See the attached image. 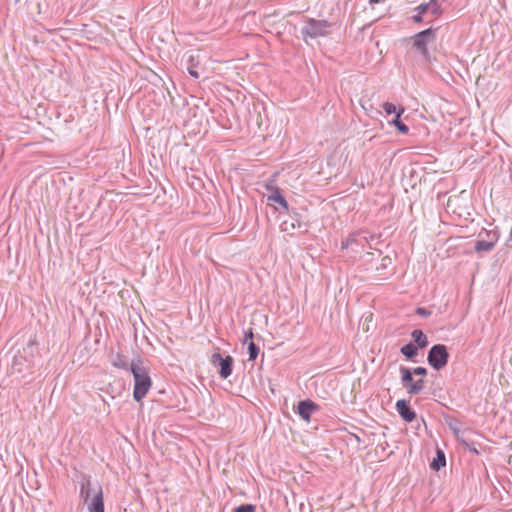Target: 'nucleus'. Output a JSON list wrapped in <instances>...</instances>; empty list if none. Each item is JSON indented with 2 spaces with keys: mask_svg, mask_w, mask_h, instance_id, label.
<instances>
[{
  "mask_svg": "<svg viewBox=\"0 0 512 512\" xmlns=\"http://www.w3.org/2000/svg\"><path fill=\"white\" fill-rule=\"evenodd\" d=\"M292 221H291V227L293 229L295 228H301L303 226L302 221L300 220V215L297 212H293V215H291Z\"/></svg>",
  "mask_w": 512,
  "mask_h": 512,
  "instance_id": "nucleus-27",
  "label": "nucleus"
},
{
  "mask_svg": "<svg viewBox=\"0 0 512 512\" xmlns=\"http://www.w3.org/2000/svg\"><path fill=\"white\" fill-rule=\"evenodd\" d=\"M210 363L218 368V374L222 379H227L233 372L234 359L230 355L223 357L219 352L211 355Z\"/></svg>",
  "mask_w": 512,
  "mask_h": 512,
  "instance_id": "nucleus-7",
  "label": "nucleus"
},
{
  "mask_svg": "<svg viewBox=\"0 0 512 512\" xmlns=\"http://www.w3.org/2000/svg\"><path fill=\"white\" fill-rule=\"evenodd\" d=\"M509 239L512 241V226H511V230H510Z\"/></svg>",
  "mask_w": 512,
  "mask_h": 512,
  "instance_id": "nucleus-33",
  "label": "nucleus"
},
{
  "mask_svg": "<svg viewBox=\"0 0 512 512\" xmlns=\"http://www.w3.org/2000/svg\"><path fill=\"white\" fill-rule=\"evenodd\" d=\"M392 264V259L389 256H385L381 259V263L379 266L376 267V270L379 272H383L386 270L389 266ZM381 275H384V273H380Z\"/></svg>",
  "mask_w": 512,
  "mask_h": 512,
  "instance_id": "nucleus-24",
  "label": "nucleus"
},
{
  "mask_svg": "<svg viewBox=\"0 0 512 512\" xmlns=\"http://www.w3.org/2000/svg\"><path fill=\"white\" fill-rule=\"evenodd\" d=\"M80 497L88 504L89 512H104L103 489L99 482L92 483L91 477H84L80 487Z\"/></svg>",
  "mask_w": 512,
  "mask_h": 512,
  "instance_id": "nucleus-2",
  "label": "nucleus"
},
{
  "mask_svg": "<svg viewBox=\"0 0 512 512\" xmlns=\"http://www.w3.org/2000/svg\"><path fill=\"white\" fill-rule=\"evenodd\" d=\"M422 15L423 14H420V12H417L416 15H413L412 16V20L415 22V23H420L422 22Z\"/></svg>",
  "mask_w": 512,
  "mask_h": 512,
  "instance_id": "nucleus-31",
  "label": "nucleus"
},
{
  "mask_svg": "<svg viewBox=\"0 0 512 512\" xmlns=\"http://www.w3.org/2000/svg\"><path fill=\"white\" fill-rule=\"evenodd\" d=\"M253 338H254V333H253V329L250 328L248 331L245 332L244 334V339H243V343H249L250 341H253Z\"/></svg>",
  "mask_w": 512,
  "mask_h": 512,
  "instance_id": "nucleus-28",
  "label": "nucleus"
},
{
  "mask_svg": "<svg viewBox=\"0 0 512 512\" xmlns=\"http://www.w3.org/2000/svg\"><path fill=\"white\" fill-rule=\"evenodd\" d=\"M234 512H256L254 504H242L234 509Z\"/></svg>",
  "mask_w": 512,
  "mask_h": 512,
  "instance_id": "nucleus-25",
  "label": "nucleus"
},
{
  "mask_svg": "<svg viewBox=\"0 0 512 512\" xmlns=\"http://www.w3.org/2000/svg\"><path fill=\"white\" fill-rule=\"evenodd\" d=\"M109 357H110V362L114 367H116L118 369L130 371V363L125 356H123L120 353L112 352Z\"/></svg>",
  "mask_w": 512,
  "mask_h": 512,
  "instance_id": "nucleus-11",
  "label": "nucleus"
},
{
  "mask_svg": "<svg viewBox=\"0 0 512 512\" xmlns=\"http://www.w3.org/2000/svg\"><path fill=\"white\" fill-rule=\"evenodd\" d=\"M38 354L37 344L34 340H30L21 350L14 355L11 367L14 372L22 373L26 369H30Z\"/></svg>",
  "mask_w": 512,
  "mask_h": 512,
  "instance_id": "nucleus-3",
  "label": "nucleus"
},
{
  "mask_svg": "<svg viewBox=\"0 0 512 512\" xmlns=\"http://www.w3.org/2000/svg\"><path fill=\"white\" fill-rule=\"evenodd\" d=\"M416 313L423 317H428L431 314V312L429 310H427L426 308H423V307H418L416 310Z\"/></svg>",
  "mask_w": 512,
  "mask_h": 512,
  "instance_id": "nucleus-30",
  "label": "nucleus"
},
{
  "mask_svg": "<svg viewBox=\"0 0 512 512\" xmlns=\"http://www.w3.org/2000/svg\"><path fill=\"white\" fill-rule=\"evenodd\" d=\"M499 236H500V233L496 228L492 229V230H484V231L480 232L478 235L479 238H484L486 241L492 242V245L494 247L499 239Z\"/></svg>",
  "mask_w": 512,
  "mask_h": 512,
  "instance_id": "nucleus-18",
  "label": "nucleus"
},
{
  "mask_svg": "<svg viewBox=\"0 0 512 512\" xmlns=\"http://www.w3.org/2000/svg\"><path fill=\"white\" fill-rule=\"evenodd\" d=\"M449 360V352L444 344L433 345L427 354L428 364L435 370L443 369Z\"/></svg>",
  "mask_w": 512,
  "mask_h": 512,
  "instance_id": "nucleus-6",
  "label": "nucleus"
},
{
  "mask_svg": "<svg viewBox=\"0 0 512 512\" xmlns=\"http://www.w3.org/2000/svg\"><path fill=\"white\" fill-rule=\"evenodd\" d=\"M268 201L278 203L284 210L289 211V205L279 188H273V192L268 196Z\"/></svg>",
  "mask_w": 512,
  "mask_h": 512,
  "instance_id": "nucleus-15",
  "label": "nucleus"
},
{
  "mask_svg": "<svg viewBox=\"0 0 512 512\" xmlns=\"http://www.w3.org/2000/svg\"><path fill=\"white\" fill-rule=\"evenodd\" d=\"M318 409L319 406L309 399L302 400L297 405V413L305 421H309L312 413Z\"/></svg>",
  "mask_w": 512,
  "mask_h": 512,
  "instance_id": "nucleus-9",
  "label": "nucleus"
},
{
  "mask_svg": "<svg viewBox=\"0 0 512 512\" xmlns=\"http://www.w3.org/2000/svg\"><path fill=\"white\" fill-rule=\"evenodd\" d=\"M424 380L418 379L414 380L413 384L409 385L407 393L410 395H417L424 389Z\"/></svg>",
  "mask_w": 512,
  "mask_h": 512,
  "instance_id": "nucleus-22",
  "label": "nucleus"
},
{
  "mask_svg": "<svg viewBox=\"0 0 512 512\" xmlns=\"http://www.w3.org/2000/svg\"><path fill=\"white\" fill-rule=\"evenodd\" d=\"M19 1H20V0H15V2H16V3H17V2H19Z\"/></svg>",
  "mask_w": 512,
  "mask_h": 512,
  "instance_id": "nucleus-35",
  "label": "nucleus"
},
{
  "mask_svg": "<svg viewBox=\"0 0 512 512\" xmlns=\"http://www.w3.org/2000/svg\"><path fill=\"white\" fill-rule=\"evenodd\" d=\"M445 465V454L442 450L438 449L436 452V456L434 457L433 461L430 464V467L435 471H439L442 467H445Z\"/></svg>",
  "mask_w": 512,
  "mask_h": 512,
  "instance_id": "nucleus-17",
  "label": "nucleus"
},
{
  "mask_svg": "<svg viewBox=\"0 0 512 512\" xmlns=\"http://www.w3.org/2000/svg\"><path fill=\"white\" fill-rule=\"evenodd\" d=\"M247 349L249 354V361H254L259 355V347L253 341H250L248 343Z\"/></svg>",
  "mask_w": 512,
  "mask_h": 512,
  "instance_id": "nucleus-23",
  "label": "nucleus"
},
{
  "mask_svg": "<svg viewBox=\"0 0 512 512\" xmlns=\"http://www.w3.org/2000/svg\"><path fill=\"white\" fill-rule=\"evenodd\" d=\"M462 443H463L464 445L468 446V443H467L466 441L462 440Z\"/></svg>",
  "mask_w": 512,
  "mask_h": 512,
  "instance_id": "nucleus-34",
  "label": "nucleus"
},
{
  "mask_svg": "<svg viewBox=\"0 0 512 512\" xmlns=\"http://www.w3.org/2000/svg\"><path fill=\"white\" fill-rule=\"evenodd\" d=\"M130 372L134 378L133 398L135 401L140 402L152 386L148 368L144 365V361L140 356L131 361Z\"/></svg>",
  "mask_w": 512,
  "mask_h": 512,
  "instance_id": "nucleus-1",
  "label": "nucleus"
},
{
  "mask_svg": "<svg viewBox=\"0 0 512 512\" xmlns=\"http://www.w3.org/2000/svg\"><path fill=\"white\" fill-rule=\"evenodd\" d=\"M400 373H401V383L403 387L408 391L409 385L413 384V371L410 368L401 366L400 367Z\"/></svg>",
  "mask_w": 512,
  "mask_h": 512,
  "instance_id": "nucleus-16",
  "label": "nucleus"
},
{
  "mask_svg": "<svg viewBox=\"0 0 512 512\" xmlns=\"http://www.w3.org/2000/svg\"><path fill=\"white\" fill-rule=\"evenodd\" d=\"M437 38V29L428 28L416 33L410 37L412 46L423 56L426 61H430L431 54L428 50V45L434 43Z\"/></svg>",
  "mask_w": 512,
  "mask_h": 512,
  "instance_id": "nucleus-4",
  "label": "nucleus"
},
{
  "mask_svg": "<svg viewBox=\"0 0 512 512\" xmlns=\"http://www.w3.org/2000/svg\"><path fill=\"white\" fill-rule=\"evenodd\" d=\"M367 242L365 236H362L360 233H352L342 242V248L353 247V245L364 246Z\"/></svg>",
  "mask_w": 512,
  "mask_h": 512,
  "instance_id": "nucleus-12",
  "label": "nucleus"
},
{
  "mask_svg": "<svg viewBox=\"0 0 512 512\" xmlns=\"http://www.w3.org/2000/svg\"><path fill=\"white\" fill-rule=\"evenodd\" d=\"M404 111V107H399L397 114L395 115L394 119L390 122L392 125L396 127V129L401 134H407L409 132V127L401 120V115L404 113Z\"/></svg>",
  "mask_w": 512,
  "mask_h": 512,
  "instance_id": "nucleus-14",
  "label": "nucleus"
},
{
  "mask_svg": "<svg viewBox=\"0 0 512 512\" xmlns=\"http://www.w3.org/2000/svg\"><path fill=\"white\" fill-rule=\"evenodd\" d=\"M382 107L387 115H391L393 113L397 114L398 110L396 105L390 102H385L382 104Z\"/></svg>",
  "mask_w": 512,
  "mask_h": 512,
  "instance_id": "nucleus-26",
  "label": "nucleus"
},
{
  "mask_svg": "<svg viewBox=\"0 0 512 512\" xmlns=\"http://www.w3.org/2000/svg\"><path fill=\"white\" fill-rule=\"evenodd\" d=\"M420 14H425L430 12L434 16H439L442 13L441 5L437 2V0H430L427 3H422L415 9Z\"/></svg>",
  "mask_w": 512,
  "mask_h": 512,
  "instance_id": "nucleus-10",
  "label": "nucleus"
},
{
  "mask_svg": "<svg viewBox=\"0 0 512 512\" xmlns=\"http://www.w3.org/2000/svg\"><path fill=\"white\" fill-rule=\"evenodd\" d=\"M333 26L334 24L327 20L307 18L305 25L301 29V34L304 41H307V38L326 37L330 34V29Z\"/></svg>",
  "mask_w": 512,
  "mask_h": 512,
  "instance_id": "nucleus-5",
  "label": "nucleus"
},
{
  "mask_svg": "<svg viewBox=\"0 0 512 512\" xmlns=\"http://www.w3.org/2000/svg\"><path fill=\"white\" fill-rule=\"evenodd\" d=\"M197 68H198V62H195V56L190 55L189 60H188L187 70H188V73L195 79L199 78V73H198Z\"/></svg>",
  "mask_w": 512,
  "mask_h": 512,
  "instance_id": "nucleus-21",
  "label": "nucleus"
},
{
  "mask_svg": "<svg viewBox=\"0 0 512 512\" xmlns=\"http://www.w3.org/2000/svg\"><path fill=\"white\" fill-rule=\"evenodd\" d=\"M411 337L413 339V343L419 349H423V348L427 347L429 344L426 334L420 329L413 330L411 333Z\"/></svg>",
  "mask_w": 512,
  "mask_h": 512,
  "instance_id": "nucleus-13",
  "label": "nucleus"
},
{
  "mask_svg": "<svg viewBox=\"0 0 512 512\" xmlns=\"http://www.w3.org/2000/svg\"><path fill=\"white\" fill-rule=\"evenodd\" d=\"M395 408L399 414V416L406 422L410 423L415 420L416 413L410 407L409 401L405 399L398 400L396 402Z\"/></svg>",
  "mask_w": 512,
  "mask_h": 512,
  "instance_id": "nucleus-8",
  "label": "nucleus"
},
{
  "mask_svg": "<svg viewBox=\"0 0 512 512\" xmlns=\"http://www.w3.org/2000/svg\"><path fill=\"white\" fill-rule=\"evenodd\" d=\"M416 376H425L427 374V369L425 367H416L411 369Z\"/></svg>",
  "mask_w": 512,
  "mask_h": 512,
  "instance_id": "nucleus-29",
  "label": "nucleus"
},
{
  "mask_svg": "<svg viewBox=\"0 0 512 512\" xmlns=\"http://www.w3.org/2000/svg\"><path fill=\"white\" fill-rule=\"evenodd\" d=\"M383 1H384V0H369V2H370L371 4H378V3H381V2H383Z\"/></svg>",
  "mask_w": 512,
  "mask_h": 512,
  "instance_id": "nucleus-32",
  "label": "nucleus"
},
{
  "mask_svg": "<svg viewBox=\"0 0 512 512\" xmlns=\"http://www.w3.org/2000/svg\"><path fill=\"white\" fill-rule=\"evenodd\" d=\"M494 249V246L492 245V242L486 241L484 238H480L476 241L474 250L477 253L481 252H490Z\"/></svg>",
  "mask_w": 512,
  "mask_h": 512,
  "instance_id": "nucleus-20",
  "label": "nucleus"
},
{
  "mask_svg": "<svg viewBox=\"0 0 512 512\" xmlns=\"http://www.w3.org/2000/svg\"><path fill=\"white\" fill-rule=\"evenodd\" d=\"M418 349L419 348L413 342H410L402 346L400 352L407 359H413L418 355Z\"/></svg>",
  "mask_w": 512,
  "mask_h": 512,
  "instance_id": "nucleus-19",
  "label": "nucleus"
}]
</instances>
